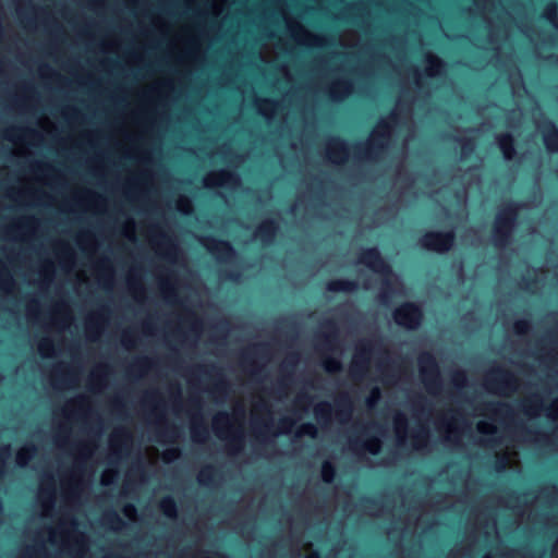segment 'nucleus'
Segmentation results:
<instances>
[{
    "instance_id": "nucleus-1",
    "label": "nucleus",
    "mask_w": 558,
    "mask_h": 558,
    "mask_svg": "<svg viewBox=\"0 0 558 558\" xmlns=\"http://www.w3.org/2000/svg\"><path fill=\"white\" fill-rule=\"evenodd\" d=\"M397 121V113H389L387 120H380L365 144H354V155L361 160H376L387 148L390 138V122Z\"/></svg>"
},
{
    "instance_id": "nucleus-2",
    "label": "nucleus",
    "mask_w": 558,
    "mask_h": 558,
    "mask_svg": "<svg viewBox=\"0 0 558 558\" xmlns=\"http://www.w3.org/2000/svg\"><path fill=\"white\" fill-rule=\"evenodd\" d=\"M519 206L515 202H507L497 213L493 225V243L497 247L507 245L518 219Z\"/></svg>"
},
{
    "instance_id": "nucleus-3",
    "label": "nucleus",
    "mask_w": 558,
    "mask_h": 558,
    "mask_svg": "<svg viewBox=\"0 0 558 558\" xmlns=\"http://www.w3.org/2000/svg\"><path fill=\"white\" fill-rule=\"evenodd\" d=\"M359 262L367 266L372 271L384 277V292L380 296L383 300H386L388 292L391 290V282L388 278L392 276V268L389 263L384 258L376 246L363 248L360 253Z\"/></svg>"
},
{
    "instance_id": "nucleus-4",
    "label": "nucleus",
    "mask_w": 558,
    "mask_h": 558,
    "mask_svg": "<svg viewBox=\"0 0 558 558\" xmlns=\"http://www.w3.org/2000/svg\"><path fill=\"white\" fill-rule=\"evenodd\" d=\"M456 243V232L453 229L444 231H427L420 239V244L426 251L445 254L449 252Z\"/></svg>"
},
{
    "instance_id": "nucleus-5",
    "label": "nucleus",
    "mask_w": 558,
    "mask_h": 558,
    "mask_svg": "<svg viewBox=\"0 0 558 558\" xmlns=\"http://www.w3.org/2000/svg\"><path fill=\"white\" fill-rule=\"evenodd\" d=\"M424 318L422 307L415 302H403L393 311L396 324L409 330L417 329Z\"/></svg>"
},
{
    "instance_id": "nucleus-6",
    "label": "nucleus",
    "mask_w": 558,
    "mask_h": 558,
    "mask_svg": "<svg viewBox=\"0 0 558 558\" xmlns=\"http://www.w3.org/2000/svg\"><path fill=\"white\" fill-rule=\"evenodd\" d=\"M420 372L428 391L433 392L440 388L439 367L436 359L429 352L418 356Z\"/></svg>"
},
{
    "instance_id": "nucleus-7",
    "label": "nucleus",
    "mask_w": 558,
    "mask_h": 558,
    "mask_svg": "<svg viewBox=\"0 0 558 558\" xmlns=\"http://www.w3.org/2000/svg\"><path fill=\"white\" fill-rule=\"evenodd\" d=\"M205 248L216 257L219 263H229L236 256L233 245L223 239L206 236L203 241Z\"/></svg>"
},
{
    "instance_id": "nucleus-8",
    "label": "nucleus",
    "mask_w": 558,
    "mask_h": 558,
    "mask_svg": "<svg viewBox=\"0 0 558 558\" xmlns=\"http://www.w3.org/2000/svg\"><path fill=\"white\" fill-rule=\"evenodd\" d=\"M517 378L512 373L501 367L493 369L487 377L486 387L498 392L514 391Z\"/></svg>"
},
{
    "instance_id": "nucleus-9",
    "label": "nucleus",
    "mask_w": 558,
    "mask_h": 558,
    "mask_svg": "<svg viewBox=\"0 0 558 558\" xmlns=\"http://www.w3.org/2000/svg\"><path fill=\"white\" fill-rule=\"evenodd\" d=\"M371 352V342L363 343L360 347L351 364L350 372L353 377L361 378L366 373Z\"/></svg>"
},
{
    "instance_id": "nucleus-10",
    "label": "nucleus",
    "mask_w": 558,
    "mask_h": 558,
    "mask_svg": "<svg viewBox=\"0 0 558 558\" xmlns=\"http://www.w3.org/2000/svg\"><path fill=\"white\" fill-rule=\"evenodd\" d=\"M328 158L338 165L344 163L349 157V149L345 140L340 136H332L327 147Z\"/></svg>"
},
{
    "instance_id": "nucleus-11",
    "label": "nucleus",
    "mask_w": 558,
    "mask_h": 558,
    "mask_svg": "<svg viewBox=\"0 0 558 558\" xmlns=\"http://www.w3.org/2000/svg\"><path fill=\"white\" fill-rule=\"evenodd\" d=\"M543 141L548 151L558 153V128L546 119L542 124Z\"/></svg>"
},
{
    "instance_id": "nucleus-12",
    "label": "nucleus",
    "mask_w": 558,
    "mask_h": 558,
    "mask_svg": "<svg viewBox=\"0 0 558 558\" xmlns=\"http://www.w3.org/2000/svg\"><path fill=\"white\" fill-rule=\"evenodd\" d=\"M279 226L275 219H265L257 227L255 236L264 244H270L276 238Z\"/></svg>"
},
{
    "instance_id": "nucleus-13",
    "label": "nucleus",
    "mask_w": 558,
    "mask_h": 558,
    "mask_svg": "<svg viewBox=\"0 0 558 558\" xmlns=\"http://www.w3.org/2000/svg\"><path fill=\"white\" fill-rule=\"evenodd\" d=\"M279 226L275 219H265L257 227L255 236L264 244H270L276 238Z\"/></svg>"
},
{
    "instance_id": "nucleus-14",
    "label": "nucleus",
    "mask_w": 558,
    "mask_h": 558,
    "mask_svg": "<svg viewBox=\"0 0 558 558\" xmlns=\"http://www.w3.org/2000/svg\"><path fill=\"white\" fill-rule=\"evenodd\" d=\"M497 144L502 154V157L507 161H511L514 159L517 155L515 150V141L512 134L502 133L497 136Z\"/></svg>"
},
{
    "instance_id": "nucleus-15",
    "label": "nucleus",
    "mask_w": 558,
    "mask_h": 558,
    "mask_svg": "<svg viewBox=\"0 0 558 558\" xmlns=\"http://www.w3.org/2000/svg\"><path fill=\"white\" fill-rule=\"evenodd\" d=\"M238 182V177L234 172L229 170H220L211 174L206 181L207 187L231 185Z\"/></svg>"
},
{
    "instance_id": "nucleus-16",
    "label": "nucleus",
    "mask_w": 558,
    "mask_h": 558,
    "mask_svg": "<svg viewBox=\"0 0 558 558\" xmlns=\"http://www.w3.org/2000/svg\"><path fill=\"white\" fill-rule=\"evenodd\" d=\"M326 289L329 292H353L357 289V284L353 280L349 279H335L330 280L326 284Z\"/></svg>"
},
{
    "instance_id": "nucleus-17",
    "label": "nucleus",
    "mask_w": 558,
    "mask_h": 558,
    "mask_svg": "<svg viewBox=\"0 0 558 558\" xmlns=\"http://www.w3.org/2000/svg\"><path fill=\"white\" fill-rule=\"evenodd\" d=\"M351 83L347 80H339L332 85L329 96L332 100H342L351 93Z\"/></svg>"
},
{
    "instance_id": "nucleus-18",
    "label": "nucleus",
    "mask_w": 558,
    "mask_h": 558,
    "mask_svg": "<svg viewBox=\"0 0 558 558\" xmlns=\"http://www.w3.org/2000/svg\"><path fill=\"white\" fill-rule=\"evenodd\" d=\"M159 509L169 519H175L178 515L177 502L171 496H166L160 500Z\"/></svg>"
},
{
    "instance_id": "nucleus-19",
    "label": "nucleus",
    "mask_w": 558,
    "mask_h": 558,
    "mask_svg": "<svg viewBox=\"0 0 558 558\" xmlns=\"http://www.w3.org/2000/svg\"><path fill=\"white\" fill-rule=\"evenodd\" d=\"M332 408L328 402H320L314 408V414L320 424H327L331 420Z\"/></svg>"
},
{
    "instance_id": "nucleus-20",
    "label": "nucleus",
    "mask_w": 558,
    "mask_h": 558,
    "mask_svg": "<svg viewBox=\"0 0 558 558\" xmlns=\"http://www.w3.org/2000/svg\"><path fill=\"white\" fill-rule=\"evenodd\" d=\"M426 74L430 77L439 74L445 66L444 61L439 57L430 53L426 56Z\"/></svg>"
},
{
    "instance_id": "nucleus-21",
    "label": "nucleus",
    "mask_w": 558,
    "mask_h": 558,
    "mask_svg": "<svg viewBox=\"0 0 558 558\" xmlns=\"http://www.w3.org/2000/svg\"><path fill=\"white\" fill-rule=\"evenodd\" d=\"M217 472L218 470L214 465L204 466L197 476L198 483L204 486L211 484L217 475Z\"/></svg>"
},
{
    "instance_id": "nucleus-22",
    "label": "nucleus",
    "mask_w": 558,
    "mask_h": 558,
    "mask_svg": "<svg viewBox=\"0 0 558 558\" xmlns=\"http://www.w3.org/2000/svg\"><path fill=\"white\" fill-rule=\"evenodd\" d=\"M337 474L336 466L330 461H325L322 464V480L326 484H331Z\"/></svg>"
},
{
    "instance_id": "nucleus-23",
    "label": "nucleus",
    "mask_w": 558,
    "mask_h": 558,
    "mask_svg": "<svg viewBox=\"0 0 558 558\" xmlns=\"http://www.w3.org/2000/svg\"><path fill=\"white\" fill-rule=\"evenodd\" d=\"M105 521L113 530H120L126 525L125 521L113 510L105 514Z\"/></svg>"
},
{
    "instance_id": "nucleus-24",
    "label": "nucleus",
    "mask_w": 558,
    "mask_h": 558,
    "mask_svg": "<svg viewBox=\"0 0 558 558\" xmlns=\"http://www.w3.org/2000/svg\"><path fill=\"white\" fill-rule=\"evenodd\" d=\"M36 452V447L34 445L24 447L16 454V462L19 465L24 466L32 458V456Z\"/></svg>"
},
{
    "instance_id": "nucleus-25",
    "label": "nucleus",
    "mask_w": 558,
    "mask_h": 558,
    "mask_svg": "<svg viewBox=\"0 0 558 558\" xmlns=\"http://www.w3.org/2000/svg\"><path fill=\"white\" fill-rule=\"evenodd\" d=\"M361 447L368 451L371 454L376 456L380 451L381 441L377 437H371L361 444Z\"/></svg>"
},
{
    "instance_id": "nucleus-26",
    "label": "nucleus",
    "mask_w": 558,
    "mask_h": 558,
    "mask_svg": "<svg viewBox=\"0 0 558 558\" xmlns=\"http://www.w3.org/2000/svg\"><path fill=\"white\" fill-rule=\"evenodd\" d=\"M192 439L195 442H204L207 439L208 430L204 425L193 424L191 428Z\"/></svg>"
},
{
    "instance_id": "nucleus-27",
    "label": "nucleus",
    "mask_w": 558,
    "mask_h": 558,
    "mask_svg": "<svg viewBox=\"0 0 558 558\" xmlns=\"http://www.w3.org/2000/svg\"><path fill=\"white\" fill-rule=\"evenodd\" d=\"M229 425V414L227 412H220L218 413L214 418V427L217 433V435L221 438V430L222 427H226Z\"/></svg>"
},
{
    "instance_id": "nucleus-28",
    "label": "nucleus",
    "mask_w": 558,
    "mask_h": 558,
    "mask_svg": "<svg viewBox=\"0 0 558 558\" xmlns=\"http://www.w3.org/2000/svg\"><path fill=\"white\" fill-rule=\"evenodd\" d=\"M485 410L495 414H508L510 412V407L502 402H489L485 404Z\"/></svg>"
},
{
    "instance_id": "nucleus-29",
    "label": "nucleus",
    "mask_w": 558,
    "mask_h": 558,
    "mask_svg": "<svg viewBox=\"0 0 558 558\" xmlns=\"http://www.w3.org/2000/svg\"><path fill=\"white\" fill-rule=\"evenodd\" d=\"M324 327L328 329V333L324 335V343L330 345L337 336V326L333 320H327L324 323Z\"/></svg>"
},
{
    "instance_id": "nucleus-30",
    "label": "nucleus",
    "mask_w": 558,
    "mask_h": 558,
    "mask_svg": "<svg viewBox=\"0 0 558 558\" xmlns=\"http://www.w3.org/2000/svg\"><path fill=\"white\" fill-rule=\"evenodd\" d=\"M542 17L547 22L558 26L557 24V8L555 3H548L542 14Z\"/></svg>"
},
{
    "instance_id": "nucleus-31",
    "label": "nucleus",
    "mask_w": 558,
    "mask_h": 558,
    "mask_svg": "<svg viewBox=\"0 0 558 558\" xmlns=\"http://www.w3.org/2000/svg\"><path fill=\"white\" fill-rule=\"evenodd\" d=\"M324 368L328 373H337L341 371V362L336 357H326L324 361Z\"/></svg>"
},
{
    "instance_id": "nucleus-32",
    "label": "nucleus",
    "mask_w": 558,
    "mask_h": 558,
    "mask_svg": "<svg viewBox=\"0 0 558 558\" xmlns=\"http://www.w3.org/2000/svg\"><path fill=\"white\" fill-rule=\"evenodd\" d=\"M298 435L315 438L317 436V428L313 423H304L299 428Z\"/></svg>"
},
{
    "instance_id": "nucleus-33",
    "label": "nucleus",
    "mask_w": 558,
    "mask_h": 558,
    "mask_svg": "<svg viewBox=\"0 0 558 558\" xmlns=\"http://www.w3.org/2000/svg\"><path fill=\"white\" fill-rule=\"evenodd\" d=\"M160 238L162 240L161 245L167 248L166 257L171 258L172 255L177 252L175 244L172 242V240L168 235H166L163 233L160 234Z\"/></svg>"
},
{
    "instance_id": "nucleus-34",
    "label": "nucleus",
    "mask_w": 558,
    "mask_h": 558,
    "mask_svg": "<svg viewBox=\"0 0 558 558\" xmlns=\"http://www.w3.org/2000/svg\"><path fill=\"white\" fill-rule=\"evenodd\" d=\"M531 324L526 319H518L513 324V330L517 335H526L530 330Z\"/></svg>"
},
{
    "instance_id": "nucleus-35",
    "label": "nucleus",
    "mask_w": 558,
    "mask_h": 558,
    "mask_svg": "<svg viewBox=\"0 0 558 558\" xmlns=\"http://www.w3.org/2000/svg\"><path fill=\"white\" fill-rule=\"evenodd\" d=\"M428 436H429V433H428V429L425 428V427H422L414 436V440H415V447L416 448H422L427 439H428Z\"/></svg>"
},
{
    "instance_id": "nucleus-36",
    "label": "nucleus",
    "mask_w": 558,
    "mask_h": 558,
    "mask_svg": "<svg viewBox=\"0 0 558 558\" xmlns=\"http://www.w3.org/2000/svg\"><path fill=\"white\" fill-rule=\"evenodd\" d=\"M461 144L463 156H469L474 150V141L472 138H456Z\"/></svg>"
},
{
    "instance_id": "nucleus-37",
    "label": "nucleus",
    "mask_w": 558,
    "mask_h": 558,
    "mask_svg": "<svg viewBox=\"0 0 558 558\" xmlns=\"http://www.w3.org/2000/svg\"><path fill=\"white\" fill-rule=\"evenodd\" d=\"M38 349L43 356H49L53 352V343L51 340L45 338L40 341Z\"/></svg>"
},
{
    "instance_id": "nucleus-38",
    "label": "nucleus",
    "mask_w": 558,
    "mask_h": 558,
    "mask_svg": "<svg viewBox=\"0 0 558 558\" xmlns=\"http://www.w3.org/2000/svg\"><path fill=\"white\" fill-rule=\"evenodd\" d=\"M339 407L341 408L340 413L344 415H350L352 411L351 401L347 396H343L339 399L338 402Z\"/></svg>"
},
{
    "instance_id": "nucleus-39",
    "label": "nucleus",
    "mask_w": 558,
    "mask_h": 558,
    "mask_svg": "<svg viewBox=\"0 0 558 558\" xmlns=\"http://www.w3.org/2000/svg\"><path fill=\"white\" fill-rule=\"evenodd\" d=\"M243 447V438L242 436H233L230 439L229 448L232 453L239 452Z\"/></svg>"
},
{
    "instance_id": "nucleus-40",
    "label": "nucleus",
    "mask_w": 558,
    "mask_h": 558,
    "mask_svg": "<svg viewBox=\"0 0 558 558\" xmlns=\"http://www.w3.org/2000/svg\"><path fill=\"white\" fill-rule=\"evenodd\" d=\"M453 385L457 388H463L466 385V375L464 372H457L452 378Z\"/></svg>"
},
{
    "instance_id": "nucleus-41",
    "label": "nucleus",
    "mask_w": 558,
    "mask_h": 558,
    "mask_svg": "<svg viewBox=\"0 0 558 558\" xmlns=\"http://www.w3.org/2000/svg\"><path fill=\"white\" fill-rule=\"evenodd\" d=\"M407 418L404 415L402 414H398L395 418V427H396V432L397 434L399 435L401 430H405L407 429Z\"/></svg>"
},
{
    "instance_id": "nucleus-42",
    "label": "nucleus",
    "mask_w": 558,
    "mask_h": 558,
    "mask_svg": "<svg viewBox=\"0 0 558 558\" xmlns=\"http://www.w3.org/2000/svg\"><path fill=\"white\" fill-rule=\"evenodd\" d=\"M379 398H380V390H379V388L374 387L371 391V395H369L367 401H366L367 405L371 408L374 407L376 404V402L379 400Z\"/></svg>"
},
{
    "instance_id": "nucleus-43",
    "label": "nucleus",
    "mask_w": 558,
    "mask_h": 558,
    "mask_svg": "<svg viewBox=\"0 0 558 558\" xmlns=\"http://www.w3.org/2000/svg\"><path fill=\"white\" fill-rule=\"evenodd\" d=\"M180 453H181V451L178 448L169 449V450H167L165 452L163 460L165 461H172V460L179 458Z\"/></svg>"
},
{
    "instance_id": "nucleus-44",
    "label": "nucleus",
    "mask_w": 558,
    "mask_h": 558,
    "mask_svg": "<svg viewBox=\"0 0 558 558\" xmlns=\"http://www.w3.org/2000/svg\"><path fill=\"white\" fill-rule=\"evenodd\" d=\"M293 421L288 417H283L279 422V426L282 433H288L293 425Z\"/></svg>"
},
{
    "instance_id": "nucleus-45",
    "label": "nucleus",
    "mask_w": 558,
    "mask_h": 558,
    "mask_svg": "<svg viewBox=\"0 0 558 558\" xmlns=\"http://www.w3.org/2000/svg\"><path fill=\"white\" fill-rule=\"evenodd\" d=\"M478 430L482 434H494L496 433V428L492 425H487L484 423L478 424Z\"/></svg>"
},
{
    "instance_id": "nucleus-46",
    "label": "nucleus",
    "mask_w": 558,
    "mask_h": 558,
    "mask_svg": "<svg viewBox=\"0 0 558 558\" xmlns=\"http://www.w3.org/2000/svg\"><path fill=\"white\" fill-rule=\"evenodd\" d=\"M123 513L125 517L128 518H132L135 513H136V508L134 505L132 504H126L124 507H123Z\"/></svg>"
},
{
    "instance_id": "nucleus-47",
    "label": "nucleus",
    "mask_w": 558,
    "mask_h": 558,
    "mask_svg": "<svg viewBox=\"0 0 558 558\" xmlns=\"http://www.w3.org/2000/svg\"><path fill=\"white\" fill-rule=\"evenodd\" d=\"M178 429L174 426H169L165 430L158 429V435H165L172 438L177 434Z\"/></svg>"
},
{
    "instance_id": "nucleus-48",
    "label": "nucleus",
    "mask_w": 558,
    "mask_h": 558,
    "mask_svg": "<svg viewBox=\"0 0 558 558\" xmlns=\"http://www.w3.org/2000/svg\"><path fill=\"white\" fill-rule=\"evenodd\" d=\"M122 343H123V345H125L126 348H129V347H131V345L133 344V340H132V337H131V332L125 331V332L123 333Z\"/></svg>"
},
{
    "instance_id": "nucleus-49",
    "label": "nucleus",
    "mask_w": 558,
    "mask_h": 558,
    "mask_svg": "<svg viewBox=\"0 0 558 558\" xmlns=\"http://www.w3.org/2000/svg\"><path fill=\"white\" fill-rule=\"evenodd\" d=\"M135 367L140 368V369H144L146 368L147 366H149V361L146 359V357H142L140 359L136 364L134 365Z\"/></svg>"
},
{
    "instance_id": "nucleus-50",
    "label": "nucleus",
    "mask_w": 558,
    "mask_h": 558,
    "mask_svg": "<svg viewBox=\"0 0 558 558\" xmlns=\"http://www.w3.org/2000/svg\"><path fill=\"white\" fill-rule=\"evenodd\" d=\"M265 109H274L277 106V102L271 99H264L262 101Z\"/></svg>"
},
{
    "instance_id": "nucleus-51",
    "label": "nucleus",
    "mask_w": 558,
    "mask_h": 558,
    "mask_svg": "<svg viewBox=\"0 0 558 558\" xmlns=\"http://www.w3.org/2000/svg\"><path fill=\"white\" fill-rule=\"evenodd\" d=\"M119 437L121 439V441L123 444H126L131 440V435L130 433H128L126 430H122L120 434H119Z\"/></svg>"
},
{
    "instance_id": "nucleus-52",
    "label": "nucleus",
    "mask_w": 558,
    "mask_h": 558,
    "mask_svg": "<svg viewBox=\"0 0 558 558\" xmlns=\"http://www.w3.org/2000/svg\"><path fill=\"white\" fill-rule=\"evenodd\" d=\"M87 330L93 333L94 331H98V325L96 324V322L94 320V318H92L88 323V326H87Z\"/></svg>"
},
{
    "instance_id": "nucleus-53",
    "label": "nucleus",
    "mask_w": 558,
    "mask_h": 558,
    "mask_svg": "<svg viewBox=\"0 0 558 558\" xmlns=\"http://www.w3.org/2000/svg\"><path fill=\"white\" fill-rule=\"evenodd\" d=\"M227 383L225 380H220L216 386L215 389L219 392H223L227 389Z\"/></svg>"
},
{
    "instance_id": "nucleus-54",
    "label": "nucleus",
    "mask_w": 558,
    "mask_h": 558,
    "mask_svg": "<svg viewBox=\"0 0 558 558\" xmlns=\"http://www.w3.org/2000/svg\"><path fill=\"white\" fill-rule=\"evenodd\" d=\"M226 277L230 280V281H236L240 277V274L238 271H229L227 272Z\"/></svg>"
},
{
    "instance_id": "nucleus-55",
    "label": "nucleus",
    "mask_w": 558,
    "mask_h": 558,
    "mask_svg": "<svg viewBox=\"0 0 558 558\" xmlns=\"http://www.w3.org/2000/svg\"><path fill=\"white\" fill-rule=\"evenodd\" d=\"M186 208H190V202L187 199H183L179 204V209L183 213H186Z\"/></svg>"
},
{
    "instance_id": "nucleus-56",
    "label": "nucleus",
    "mask_w": 558,
    "mask_h": 558,
    "mask_svg": "<svg viewBox=\"0 0 558 558\" xmlns=\"http://www.w3.org/2000/svg\"><path fill=\"white\" fill-rule=\"evenodd\" d=\"M165 291H166V293H167V296H168V298H170V296L174 295V290H173V288H172V287H170V286H168V284H166V286H165Z\"/></svg>"
},
{
    "instance_id": "nucleus-57",
    "label": "nucleus",
    "mask_w": 558,
    "mask_h": 558,
    "mask_svg": "<svg viewBox=\"0 0 558 558\" xmlns=\"http://www.w3.org/2000/svg\"><path fill=\"white\" fill-rule=\"evenodd\" d=\"M17 131H19V129H15V128L11 129V130L7 133L5 137H8V138H10V140H13V137H14V135H15V133H16Z\"/></svg>"
},
{
    "instance_id": "nucleus-58",
    "label": "nucleus",
    "mask_w": 558,
    "mask_h": 558,
    "mask_svg": "<svg viewBox=\"0 0 558 558\" xmlns=\"http://www.w3.org/2000/svg\"><path fill=\"white\" fill-rule=\"evenodd\" d=\"M43 494H47L48 498H49V501L52 502L53 500V490L52 489H43Z\"/></svg>"
},
{
    "instance_id": "nucleus-59",
    "label": "nucleus",
    "mask_w": 558,
    "mask_h": 558,
    "mask_svg": "<svg viewBox=\"0 0 558 558\" xmlns=\"http://www.w3.org/2000/svg\"><path fill=\"white\" fill-rule=\"evenodd\" d=\"M364 501L365 504L369 505V506H375L377 504V501L374 499V498H364Z\"/></svg>"
},
{
    "instance_id": "nucleus-60",
    "label": "nucleus",
    "mask_w": 558,
    "mask_h": 558,
    "mask_svg": "<svg viewBox=\"0 0 558 558\" xmlns=\"http://www.w3.org/2000/svg\"><path fill=\"white\" fill-rule=\"evenodd\" d=\"M538 402H539V399L535 397L533 400H530L529 408H534L535 405L538 404Z\"/></svg>"
},
{
    "instance_id": "nucleus-61",
    "label": "nucleus",
    "mask_w": 558,
    "mask_h": 558,
    "mask_svg": "<svg viewBox=\"0 0 558 558\" xmlns=\"http://www.w3.org/2000/svg\"><path fill=\"white\" fill-rule=\"evenodd\" d=\"M305 558H320V555L318 551H313L308 554Z\"/></svg>"
},
{
    "instance_id": "nucleus-62",
    "label": "nucleus",
    "mask_w": 558,
    "mask_h": 558,
    "mask_svg": "<svg viewBox=\"0 0 558 558\" xmlns=\"http://www.w3.org/2000/svg\"><path fill=\"white\" fill-rule=\"evenodd\" d=\"M299 400L310 401V400H311V397H310V396H307V395H304V396L300 397V399H299Z\"/></svg>"
},
{
    "instance_id": "nucleus-63",
    "label": "nucleus",
    "mask_w": 558,
    "mask_h": 558,
    "mask_svg": "<svg viewBox=\"0 0 558 558\" xmlns=\"http://www.w3.org/2000/svg\"><path fill=\"white\" fill-rule=\"evenodd\" d=\"M259 441L263 442V444H266L267 442V438L263 434H260Z\"/></svg>"
},
{
    "instance_id": "nucleus-64",
    "label": "nucleus",
    "mask_w": 558,
    "mask_h": 558,
    "mask_svg": "<svg viewBox=\"0 0 558 558\" xmlns=\"http://www.w3.org/2000/svg\"><path fill=\"white\" fill-rule=\"evenodd\" d=\"M109 483H110V481H108V477H107V476H105V477L102 478V484H104V485H108Z\"/></svg>"
}]
</instances>
